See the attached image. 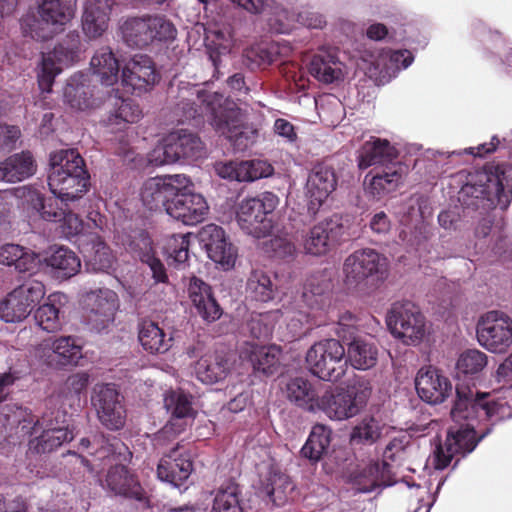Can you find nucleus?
<instances>
[{
	"label": "nucleus",
	"mask_w": 512,
	"mask_h": 512,
	"mask_svg": "<svg viewBox=\"0 0 512 512\" xmlns=\"http://www.w3.org/2000/svg\"><path fill=\"white\" fill-rule=\"evenodd\" d=\"M238 485L230 483L220 487L213 500L211 512H243Z\"/></svg>",
	"instance_id": "052dcab7"
},
{
	"label": "nucleus",
	"mask_w": 512,
	"mask_h": 512,
	"mask_svg": "<svg viewBox=\"0 0 512 512\" xmlns=\"http://www.w3.org/2000/svg\"><path fill=\"white\" fill-rule=\"evenodd\" d=\"M90 70L96 81L104 86H113L118 82L119 62L108 47H102L95 52L90 60Z\"/></svg>",
	"instance_id": "37998d69"
},
{
	"label": "nucleus",
	"mask_w": 512,
	"mask_h": 512,
	"mask_svg": "<svg viewBox=\"0 0 512 512\" xmlns=\"http://www.w3.org/2000/svg\"><path fill=\"white\" fill-rule=\"evenodd\" d=\"M386 323L391 334L406 345L419 343L426 332L425 317L419 307L408 300L392 304Z\"/></svg>",
	"instance_id": "ddd939ff"
},
{
	"label": "nucleus",
	"mask_w": 512,
	"mask_h": 512,
	"mask_svg": "<svg viewBox=\"0 0 512 512\" xmlns=\"http://www.w3.org/2000/svg\"><path fill=\"white\" fill-rule=\"evenodd\" d=\"M337 187L334 169L326 164H317L308 175L306 182L307 209L315 217L323 203Z\"/></svg>",
	"instance_id": "b1692460"
},
{
	"label": "nucleus",
	"mask_w": 512,
	"mask_h": 512,
	"mask_svg": "<svg viewBox=\"0 0 512 512\" xmlns=\"http://www.w3.org/2000/svg\"><path fill=\"white\" fill-rule=\"evenodd\" d=\"M287 398L309 412H317L319 398L312 384L303 377L291 378L285 386Z\"/></svg>",
	"instance_id": "09e8293b"
},
{
	"label": "nucleus",
	"mask_w": 512,
	"mask_h": 512,
	"mask_svg": "<svg viewBox=\"0 0 512 512\" xmlns=\"http://www.w3.org/2000/svg\"><path fill=\"white\" fill-rule=\"evenodd\" d=\"M352 61L358 70L378 84L389 82L414 61L410 50H387L379 54L361 46L355 49Z\"/></svg>",
	"instance_id": "0eeeda50"
},
{
	"label": "nucleus",
	"mask_w": 512,
	"mask_h": 512,
	"mask_svg": "<svg viewBox=\"0 0 512 512\" xmlns=\"http://www.w3.org/2000/svg\"><path fill=\"white\" fill-rule=\"evenodd\" d=\"M82 53L81 39L77 31L69 32L53 51L43 54L38 67L37 80L42 92H51L54 80L64 67L79 61Z\"/></svg>",
	"instance_id": "f8f14e48"
},
{
	"label": "nucleus",
	"mask_w": 512,
	"mask_h": 512,
	"mask_svg": "<svg viewBox=\"0 0 512 512\" xmlns=\"http://www.w3.org/2000/svg\"><path fill=\"white\" fill-rule=\"evenodd\" d=\"M365 401L353 390L340 389L325 392L318 401L317 411H322L332 420H346L357 415Z\"/></svg>",
	"instance_id": "cd10ccee"
},
{
	"label": "nucleus",
	"mask_w": 512,
	"mask_h": 512,
	"mask_svg": "<svg viewBox=\"0 0 512 512\" xmlns=\"http://www.w3.org/2000/svg\"><path fill=\"white\" fill-rule=\"evenodd\" d=\"M46 263L51 269V274L61 280L73 277L81 268L78 256L72 250L63 246L53 248L46 258Z\"/></svg>",
	"instance_id": "49530a36"
},
{
	"label": "nucleus",
	"mask_w": 512,
	"mask_h": 512,
	"mask_svg": "<svg viewBox=\"0 0 512 512\" xmlns=\"http://www.w3.org/2000/svg\"><path fill=\"white\" fill-rule=\"evenodd\" d=\"M24 199V207L30 217H39L47 222L57 223L64 217L65 210L69 209L70 202L63 203L60 197L45 196L31 187H22L17 190Z\"/></svg>",
	"instance_id": "393cba45"
},
{
	"label": "nucleus",
	"mask_w": 512,
	"mask_h": 512,
	"mask_svg": "<svg viewBox=\"0 0 512 512\" xmlns=\"http://www.w3.org/2000/svg\"><path fill=\"white\" fill-rule=\"evenodd\" d=\"M6 422L12 426L17 423L15 433L8 436V443L16 445L21 443L34 432L42 429V433L29 441L28 452L30 454H46L60 447L63 443L74 438L72 431L68 429L65 414L56 412L54 417L44 415L42 419H35L34 415L22 407H17L10 415H5Z\"/></svg>",
	"instance_id": "20e7f679"
},
{
	"label": "nucleus",
	"mask_w": 512,
	"mask_h": 512,
	"mask_svg": "<svg viewBox=\"0 0 512 512\" xmlns=\"http://www.w3.org/2000/svg\"><path fill=\"white\" fill-rule=\"evenodd\" d=\"M487 365V355L478 349L463 351L456 362V377L458 379L478 378Z\"/></svg>",
	"instance_id": "6e6d98bb"
},
{
	"label": "nucleus",
	"mask_w": 512,
	"mask_h": 512,
	"mask_svg": "<svg viewBox=\"0 0 512 512\" xmlns=\"http://www.w3.org/2000/svg\"><path fill=\"white\" fill-rule=\"evenodd\" d=\"M473 33L475 36L482 34L487 36L486 40V58L492 63H501L512 66V48L508 46L506 39L498 31H492L481 21L473 23Z\"/></svg>",
	"instance_id": "79ce46f5"
},
{
	"label": "nucleus",
	"mask_w": 512,
	"mask_h": 512,
	"mask_svg": "<svg viewBox=\"0 0 512 512\" xmlns=\"http://www.w3.org/2000/svg\"><path fill=\"white\" fill-rule=\"evenodd\" d=\"M138 338L143 349L150 354H163L172 347L171 335L153 321L140 323Z\"/></svg>",
	"instance_id": "de8ad7c7"
},
{
	"label": "nucleus",
	"mask_w": 512,
	"mask_h": 512,
	"mask_svg": "<svg viewBox=\"0 0 512 512\" xmlns=\"http://www.w3.org/2000/svg\"><path fill=\"white\" fill-rule=\"evenodd\" d=\"M192 471L193 463L190 454L176 446L159 461L157 477L160 481L179 488L189 478Z\"/></svg>",
	"instance_id": "c756f323"
},
{
	"label": "nucleus",
	"mask_w": 512,
	"mask_h": 512,
	"mask_svg": "<svg viewBox=\"0 0 512 512\" xmlns=\"http://www.w3.org/2000/svg\"><path fill=\"white\" fill-rule=\"evenodd\" d=\"M284 9L290 15H293V20L289 21L287 30L281 32L282 34L288 33L295 23H299L300 25L309 29H322L326 25L325 17L322 14L312 10L311 8L303 7L297 13L290 12L286 8Z\"/></svg>",
	"instance_id": "774afa93"
},
{
	"label": "nucleus",
	"mask_w": 512,
	"mask_h": 512,
	"mask_svg": "<svg viewBox=\"0 0 512 512\" xmlns=\"http://www.w3.org/2000/svg\"><path fill=\"white\" fill-rule=\"evenodd\" d=\"M85 320L91 330L100 332L114 321L119 308L118 295L111 289L101 288L83 297Z\"/></svg>",
	"instance_id": "6ab92c4d"
},
{
	"label": "nucleus",
	"mask_w": 512,
	"mask_h": 512,
	"mask_svg": "<svg viewBox=\"0 0 512 512\" xmlns=\"http://www.w3.org/2000/svg\"><path fill=\"white\" fill-rule=\"evenodd\" d=\"M191 234H173L166 239L163 247L169 265L185 268L189 258Z\"/></svg>",
	"instance_id": "4d7b16f0"
},
{
	"label": "nucleus",
	"mask_w": 512,
	"mask_h": 512,
	"mask_svg": "<svg viewBox=\"0 0 512 512\" xmlns=\"http://www.w3.org/2000/svg\"><path fill=\"white\" fill-rule=\"evenodd\" d=\"M479 344L492 353H506L512 346V317L502 310H490L477 323Z\"/></svg>",
	"instance_id": "2eb2a0df"
},
{
	"label": "nucleus",
	"mask_w": 512,
	"mask_h": 512,
	"mask_svg": "<svg viewBox=\"0 0 512 512\" xmlns=\"http://www.w3.org/2000/svg\"><path fill=\"white\" fill-rule=\"evenodd\" d=\"M123 40L130 47L143 48L176 38L175 25L164 15H143L127 18L120 27Z\"/></svg>",
	"instance_id": "6e6552de"
},
{
	"label": "nucleus",
	"mask_w": 512,
	"mask_h": 512,
	"mask_svg": "<svg viewBox=\"0 0 512 512\" xmlns=\"http://www.w3.org/2000/svg\"><path fill=\"white\" fill-rule=\"evenodd\" d=\"M381 435V427L374 417H365L351 432V441L355 444H372Z\"/></svg>",
	"instance_id": "69168bd1"
},
{
	"label": "nucleus",
	"mask_w": 512,
	"mask_h": 512,
	"mask_svg": "<svg viewBox=\"0 0 512 512\" xmlns=\"http://www.w3.org/2000/svg\"><path fill=\"white\" fill-rule=\"evenodd\" d=\"M34 355L47 366L77 365L82 358V346L74 336L50 338L34 349Z\"/></svg>",
	"instance_id": "412c9836"
},
{
	"label": "nucleus",
	"mask_w": 512,
	"mask_h": 512,
	"mask_svg": "<svg viewBox=\"0 0 512 512\" xmlns=\"http://www.w3.org/2000/svg\"><path fill=\"white\" fill-rule=\"evenodd\" d=\"M274 172L273 166L262 159L241 161L240 176L242 182H253L261 178H267Z\"/></svg>",
	"instance_id": "338daca9"
},
{
	"label": "nucleus",
	"mask_w": 512,
	"mask_h": 512,
	"mask_svg": "<svg viewBox=\"0 0 512 512\" xmlns=\"http://www.w3.org/2000/svg\"><path fill=\"white\" fill-rule=\"evenodd\" d=\"M115 0H87L82 13V30L90 39H97L107 30Z\"/></svg>",
	"instance_id": "473e14b6"
},
{
	"label": "nucleus",
	"mask_w": 512,
	"mask_h": 512,
	"mask_svg": "<svg viewBox=\"0 0 512 512\" xmlns=\"http://www.w3.org/2000/svg\"><path fill=\"white\" fill-rule=\"evenodd\" d=\"M404 208L407 211L400 219V223L405 229L401 230L399 237L408 246L419 249L428 239L429 231L422 221L418 200L410 199Z\"/></svg>",
	"instance_id": "c9c22d12"
},
{
	"label": "nucleus",
	"mask_w": 512,
	"mask_h": 512,
	"mask_svg": "<svg viewBox=\"0 0 512 512\" xmlns=\"http://www.w3.org/2000/svg\"><path fill=\"white\" fill-rule=\"evenodd\" d=\"M346 351L339 340L329 338L313 344L306 353L311 373L324 381L336 382L345 374Z\"/></svg>",
	"instance_id": "9b49d317"
},
{
	"label": "nucleus",
	"mask_w": 512,
	"mask_h": 512,
	"mask_svg": "<svg viewBox=\"0 0 512 512\" xmlns=\"http://www.w3.org/2000/svg\"><path fill=\"white\" fill-rule=\"evenodd\" d=\"M130 249L139 257L142 263L149 267L152 278L156 283L168 282L169 278L165 266L156 256L152 239L147 232H139L131 241Z\"/></svg>",
	"instance_id": "58836bf2"
},
{
	"label": "nucleus",
	"mask_w": 512,
	"mask_h": 512,
	"mask_svg": "<svg viewBox=\"0 0 512 512\" xmlns=\"http://www.w3.org/2000/svg\"><path fill=\"white\" fill-rule=\"evenodd\" d=\"M191 184V180L184 174L153 177L144 182L141 200L150 210L163 208L168 213V205L172 203L178 191Z\"/></svg>",
	"instance_id": "a211bd4d"
},
{
	"label": "nucleus",
	"mask_w": 512,
	"mask_h": 512,
	"mask_svg": "<svg viewBox=\"0 0 512 512\" xmlns=\"http://www.w3.org/2000/svg\"><path fill=\"white\" fill-rule=\"evenodd\" d=\"M345 64L340 60L334 48L320 49L309 64L310 74L319 82L331 84L343 80Z\"/></svg>",
	"instance_id": "2f4dec72"
},
{
	"label": "nucleus",
	"mask_w": 512,
	"mask_h": 512,
	"mask_svg": "<svg viewBox=\"0 0 512 512\" xmlns=\"http://www.w3.org/2000/svg\"><path fill=\"white\" fill-rule=\"evenodd\" d=\"M164 405L174 418L183 419L194 415L192 396L183 390L167 392L164 398Z\"/></svg>",
	"instance_id": "680f3d73"
},
{
	"label": "nucleus",
	"mask_w": 512,
	"mask_h": 512,
	"mask_svg": "<svg viewBox=\"0 0 512 512\" xmlns=\"http://www.w3.org/2000/svg\"><path fill=\"white\" fill-rule=\"evenodd\" d=\"M418 396L428 404L444 402L452 392L450 380L439 370L431 366L421 368L415 378Z\"/></svg>",
	"instance_id": "c85d7f7f"
},
{
	"label": "nucleus",
	"mask_w": 512,
	"mask_h": 512,
	"mask_svg": "<svg viewBox=\"0 0 512 512\" xmlns=\"http://www.w3.org/2000/svg\"><path fill=\"white\" fill-rule=\"evenodd\" d=\"M35 171L36 164L32 154L22 151L0 162V181L21 182L31 177Z\"/></svg>",
	"instance_id": "ea45409f"
},
{
	"label": "nucleus",
	"mask_w": 512,
	"mask_h": 512,
	"mask_svg": "<svg viewBox=\"0 0 512 512\" xmlns=\"http://www.w3.org/2000/svg\"><path fill=\"white\" fill-rule=\"evenodd\" d=\"M81 239L80 251L85 258L86 267L93 272L110 273L114 270L115 256L110 248L96 233H89Z\"/></svg>",
	"instance_id": "72a5a7b5"
},
{
	"label": "nucleus",
	"mask_w": 512,
	"mask_h": 512,
	"mask_svg": "<svg viewBox=\"0 0 512 512\" xmlns=\"http://www.w3.org/2000/svg\"><path fill=\"white\" fill-rule=\"evenodd\" d=\"M77 0H37L38 13L43 23L51 26L50 31L41 27L33 15L21 19L23 33L36 40H46L66 25L74 16Z\"/></svg>",
	"instance_id": "9d476101"
},
{
	"label": "nucleus",
	"mask_w": 512,
	"mask_h": 512,
	"mask_svg": "<svg viewBox=\"0 0 512 512\" xmlns=\"http://www.w3.org/2000/svg\"><path fill=\"white\" fill-rule=\"evenodd\" d=\"M92 404L101 424L109 430L124 427L126 410L122 397L113 384L96 385L93 390Z\"/></svg>",
	"instance_id": "aec40b11"
},
{
	"label": "nucleus",
	"mask_w": 512,
	"mask_h": 512,
	"mask_svg": "<svg viewBox=\"0 0 512 512\" xmlns=\"http://www.w3.org/2000/svg\"><path fill=\"white\" fill-rule=\"evenodd\" d=\"M456 400L451 409L453 424L449 427L444 446L438 445L433 453L436 469H445L456 454L466 455L472 452L478 442L489 432L478 429L482 421L492 423L512 417V406L504 398L481 396L474 398L468 388H456Z\"/></svg>",
	"instance_id": "f257e3e1"
},
{
	"label": "nucleus",
	"mask_w": 512,
	"mask_h": 512,
	"mask_svg": "<svg viewBox=\"0 0 512 512\" xmlns=\"http://www.w3.org/2000/svg\"><path fill=\"white\" fill-rule=\"evenodd\" d=\"M142 116L139 106L130 98H115L113 109L107 118L111 131H121L128 124L136 123Z\"/></svg>",
	"instance_id": "603ef678"
},
{
	"label": "nucleus",
	"mask_w": 512,
	"mask_h": 512,
	"mask_svg": "<svg viewBox=\"0 0 512 512\" xmlns=\"http://www.w3.org/2000/svg\"><path fill=\"white\" fill-rule=\"evenodd\" d=\"M247 293L256 301L269 302L274 299L276 286L263 270H253L247 280Z\"/></svg>",
	"instance_id": "13d9d810"
},
{
	"label": "nucleus",
	"mask_w": 512,
	"mask_h": 512,
	"mask_svg": "<svg viewBox=\"0 0 512 512\" xmlns=\"http://www.w3.org/2000/svg\"><path fill=\"white\" fill-rule=\"evenodd\" d=\"M277 48L274 45L256 44L244 51L243 64L250 70L271 64L275 60Z\"/></svg>",
	"instance_id": "e2e57ef3"
},
{
	"label": "nucleus",
	"mask_w": 512,
	"mask_h": 512,
	"mask_svg": "<svg viewBox=\"0 0 512 512\" xmlns=\"http://www.w3.org/2000/svg\"><path fill=\"white\" fill-rule=\"evenodd\" d=\"M231 370V361L226 354L216 352L201 357L196 365L197 378L205 384H213L226 378Z\"/></svg>",
	"instance_id": "a18cd8bd"
},
{
	"label": "nucleus",
	"mask_w": 512,
	"mask_h": 512,
	"mask_svg": "<svg viewBox=\"0 0 512 512\" xmlns=\"http://www.w3.org/2000/svg\"><path fill=\"white\" fill-rule=\"evenodd\" d=\"M349 221L334 214L314 225L303 239L306 254L322 256L332 250L340 241L349 236Z\"/></svg>",
	"instance_id": "f3484780"
},
{
	"label": "nucleus",
	"mask_w": 512,
	"mask_h": 512,
	"mask_svg": "<svg viewBox=\"0 0 512 512\" xmlns=\"http://www.w3.org/2000/svg\"><path fill=\"white\" fill-rule=\"evenodd\" d=\"M267 483L263 486L262 493L277 506L283 505L294 490V485L289 477L281 473L270 474Z\"/></svg>",
	"instance_id": "bf43d9fd"
},
{
	"label": "nucleus",
	"mask_w": 512,
	"mask_h": 512,
	"mask_svg": "<svg viewBox=\"0 0 512 512\" xmlns=\"http://www.w3.org/2000/svg\"><path fill=\"white\" fill-rule=\"evenodd\" d=\"M89 179L84 160L76 150L64 149L50 155L48 186L63 203L76 204L87 192Z\"/></svg>",
	"instance_id": "39448f33"
},
{
	"label": "nucleus",
	"mask_w": 512,
	"mask_h": 512,
	"mask_svg": "<svg viewBox=\"0 0 512 512\" xmlns=\"http://www.w3.org/2000/svg\"><path fill=\"white\" fill-rule=\"evenodd\" d=\"M166 137L172 152L175 153L176 162L181 159L195 160L203 154L204 146L201 139L188 130H176L170 132Z\"/></svg>",
	"instance_id": "c03bdc74"
},
{
	"label": "nucleus",
	"mask_w": 512,
	"mask_h": 512,
	"mask_svg": "<svg viewBox=\"0 0 512 512\" xmlns=\"http://www.w3.org/2000/svg\"><path fill=\"white\" fill-rule=\"evenodd\" d=\"M398 150L387 139L371 136L358 150L357 163L360 170L369 167L388 168L397 161Z\"/></svg>",
	"instance_id": "7c9ffc66"
},
{
	"label": "nucleus",
	"mask_w": 512,
	"mask_h": 512,
	"mask_svg": "<svg viewBox=\"0 0 512 512\" xmlns=\"http://www.w3.org/2000/svg\"><path fill=\"white\" fill-rule=\"evenodd\" d=\"M0 264L13 266L19 272L33 270L37 265V256L18 244L0 246Z\"/></svg>",
	"instance_id": "864d4df0"
},
{
	"label": "nucleus",
	"mask_w": 512,
	"mask_h": 512,
	"mask_svg": "<svg viewBox=\"0 0 512 512\" xmlns=\"http://www.w3.org/2000/svg\"><path fill=\"white\" fill-rule=\"evenodd\" d=\"M280 350L276 346H263L254 341L244 342L239 347V358L247 362L255 372L271 375L279 361Z\"/></svg>",
	"instance_id": "f704fd0d"
},
{
	"label": "nucleus",
	"mask_w": 512,
	"mask_h": 512,
	"mask_svg": "<svg viewBox=\"0 0 512 512\" xmlns=\"http://www.w3.org/2000/svg\"><path fill=\"white\" fill-rule=\"evenodd\" d=\"M170 94L176 99L175 114L179 116V122L208 116L216 131L225 136L235 152H244L257 142L259 131L243 124L239 113L229 107L224 95L209 91L206 84L180 81L175 90L172 83Z\"/></svg>",
	"instance_id": "f03ea898"
},
{
	"label": "nucleus",
	"mask_w": 512,
	"mask_h": 512,
	"mask_svg": "<svg viewBox=\"0 0 512 512\" xmlns=\"http://www.w3.org/2000/svg\"><path fill=\"white\" fill-rule=\"evenodd\" d=\"M481 181H485V183L479 185V187L467 184L462 191L465 194L473 195L477 199H487L502 210L506 209L511 201L512 180L505 176L504 171L497 166L494 174L485 173L481 175Z\"/></svg>",
	"instance_id": "5701e85b"
},
{
	"label": "nucleus",
	"mask_w": 512,
	"mask_h": 512,
	"mask_svg": "<svg viewBox=\"0 0 512 512\" xmlns=\"http://www.w3.org/2000/svg\"><path fill=\"white\" fill-rule=\"evenodd\" d=\"M190 186L180 189L168 205V215L185 225H196L206 218L209 207L205 198L189 190Z\"/></svg>",
	"instance_id": "bb28decb"
},
{
	"label": "nucleus",
	"mask_w": 512,
	"mask_h": 512,
	"mask_svg": "<svg viewBox=\"0 0 512 512\" xmlns=\"http://www.w3.org/2000/svg\"><path fill=\"white\" fill-rule=\"evenodd\" d=\"M199 239L213 262L221 265L225 270L234 267L237 249L228 241L222 227L215 224L205 225L199 232Z\"/></svg>",
	"instance_id": "a878e982"
},
{
	"label": "nucleus",
	"mask_w": 512,
	"mask_h": 512,
	"mask_svg": "<svg viewBox=\"0 0 512 512\" xmlns=\"http://www.w3.org/2000/svg\"><path fill=\"white\" fill-rule=\"evenodd\" d=\"M331 442V429L323 424L312 427L309 437L301 449L302 457L317 462L327 451Z\"/></svg>",
	"instance_id": "5fc2aeb1"
},
{
	"label": "nucleus",
	"mask_w": 512,
	"mask_h": 512,
	"mask_svg": "<svg viewBox=\"0 0 512 512\" xmlns=\"http://www.w3.org/2000/svg\"><path fill=\"white\" fill-rule=\"evenodd\" d=\"M189 298L197 313L206 322H214L222 315V309L212 295L211 287L197 277H191L188 285Z\"/></svg>",
	"instance_id": "e433bc0d"
},
{
	"label": "nucleus",
	"mask_w": 512,
	"mask_h": 512,
	"mask_svg": "<svg viewBox=\"0 0 512 512\" xmlns=\"http://www.w3.org/2000/svg\"><path fill=\"white\" fill-rule=\"evenodd\" d=\"M381 169V172L372 175L367 186V191L374 197H381L395 191L403 179L402 164H392L388 168Z\"/></svg>",
	"instance_id": "3c124183"
},
{
	"label": "nucleus",
	"mask_w": 512,
	"mask_h": 512,
	"mask_svg": "<svg viewBox=\"0 0 512 512\" xmlns=\"http://www.w3.org/2000/svg\"><path fill=\"white\" fill-rule=\"evenodd\" d=\"M378 359L376 345L362 338H354L348 344L345 360L358 370H368L374 367Z\"/></svg>",
	"instance_id": "8fccbe9b"
},
{
	"label": "nucleus",
	"mask_w": 512,
	"mask_h": 512,
	"mask_svg": "<svg viewBox=\"0 0 512 512\" xmlns=\"http://www.w3.org/2000/svg\"><path fill=\"white\" fill-rule=\"evenodd\" d=\"M159 79L160 75L154 62L147 55H135L122 69V86L131 93H145L152 89Z\"/></svg>",
	"instance_id": "4be33fe9"
},
{
	"label": "nucleus",
	"mask_w": 512,
	"mask_h": 512,
	"mask_svg": "<svg viewBox=\"0 0 512 512\" xmlns=\"http://www.w3.org/2000/svg\"><path fill=\"white\" fill-rule=\"evenodd\" d=\"M63 95L65 102L75 110L85 111L100 105V98L88 85V76L81 72L70 77Z\"/></svg>",
	"instance_id": "4c0bfd02"
},
{
	"label": "nucleus",
	"mask_w": 512,
	"mask_h": 512,
	"mask_svg": "<svg viewBox=\"0 0 512 512\" xmlns=\"http://www.w3.org/2000/svg\"><path fill=\"white\" fill-rule=\"evenodd\" d=\"M387 258L371 248L354 251L343 263L344 283L348 289H359L369 278H383Z\"/></svg>",
	"instance_id": "4468645a"
},
{
	"label": "nucleus",
	"mask_w": 512,
	"mask_h": 512,
	"mask_svg": "<svg viewBox=\"0 0 512 512\" xmlns=\"http://www.w3.org/2000/svg\"><path fill=\"white\" fill-rule=\"evenodd\" d=\"M67 302L68 297L62 292H54L48 295L45 303L35 311L34 318L37 325L46 332L60 330L62 327L60 310Z\"/></svg>",
	"instance_id": "a19ab883"
},
{
	"label": "nucleus",
	"mask_w": 512,
	"mask_h": 512,
	"mask_svg": "<svg viewBox=\"0 0 512 512\" xmlns=\"http://www.w3.org/2000/svg\"><path fill=\"white\" fill-rule=\"evenodd\" d=\"M331 289V278L325 272L313 274L306 280L302 292V301L307 310L285 307L283 311H280L285 321H287V328L290 330L292 337L302 335L305 325L320 324L317 317L329 306ZM278 313L279 311L268 312L253 317L249 322L251 335L256 339L268 338L273 331L272 320Z\"/></svg>",
	"instance_id": "7ed1b4c3"
},
{
	"label": "nucleus",
	"mask_w": 512,
	"mask_h": 512,
	"mask_svg": "<svg viewBox=\"0 0 512 512\" xmlns=\"http://www.w3.org/2000/svg\"><path fill=\"white\" fill-rule=\"evenodd\" d=\"M45 286L36 280L16 287L0 302V319L6 323L25 320L45 296Z\"/></svg>",
	"instance_id": "dca6fc26"
},
{
	"label": "nucleus",
	"mask_w": 512,
	"mask_h": 512,
	"mask_svg": "<svg viewBox=\"0 0 512 512\" xmlns=\"http://www.w3.org/2000/svg\"><path fill=\"white\" fill-rule=\"evenodd\" d=\"M93 445L96 446L95 461L115 462L107 472L103 487L116 496L146 503L147 494L136 475L126 466L117 463L122 450H127L126 446L117 438L106 437L103 434L94 437Z\"/></svg>",
	"instance_id": "423d86ee"
},
{
	"label": "nucleus",
	"mask_w": 512,
	"mask_h": 512,
	"mask_svg": "<svg viewBox=\"0 0 512 512\" xmlns=\"http://www.w3.org/2000/svg\"><path fill=\"white\" fill-rule=\"evenodd\" d=\"M278 205L279 198L272 192L242 200L236 212L239 227L255 238L269 236L274 228V210Z\"/></svg>",
	"instance_id": "1a4fd4ad"
},
{
	"label": "nucleus",
	"mask_w": 512,
	"mask_h": 512,
	"mask_svg": "<svg viewBox=\"0 0 512 512\" xmlns=\"http://www.w3.org/2000/svg\"><path fill=\"white\" fill-rule=\"evenodd\" d=\"M76 204L69 205V209L65 210L64 217H61V220L57 223H60V232L62 236L67 239L76 238V242L80 246L81 239H85L86 236L89 235L83 233L84 231V223L79 218L78 214L74 212ZM86 241L88 239L86 238Z\"/></svg>",
	"instance_id": "0e129e2a"
}]
</instances>
